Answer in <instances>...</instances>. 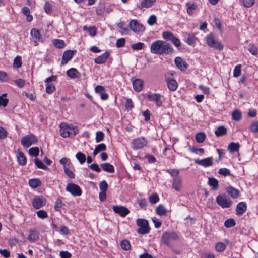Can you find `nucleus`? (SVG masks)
Wrapping results in <instances>:
<instances>
[{
  "mask_svg": "<svg viewBox=\"0 0 258 258\" xmlns=\"http://www.w3.org/2000/svg\"><path fill=\"white\" fill-rule=\"evenodd\" d=\"M174 50L171 45L162 40H156L150 45V52L155 54H171Z\"/></svg>",
  "mask_w": 258,
  "mask_h": 258,
  "instance_id": "1",
  "label": "nucleus"
},
{
  "mask_svg": "<svg viewBox=\"0 0 258 258\" xmlns=\"http://www.w3.org/2000/svg\"><path fill=\"white\" fill-rule=\"evenodd\" d=\"M59 132L61 136L63 138L69 137L71 135H75L79 133L78 128L74 125H69L66 123L62 122L59 125Z\"/></svg>",
  "mask_w": 258,
  "mask_h": 258,
  "instance_id": "2",
  "label": "nucleus"
},
{
  "mask_svg": "<svg viewBox=\"0 0 258 258\" xmlns=\"http://www.w3.org/2000/svg\"><path fill=\"white\" fill-rule=\"evenodd\" d=\"M206 44L211 48L221 51L223 49L224 46L220 41L216 40L214 34L212 33L207 35L206 37Z\"/></svg>",
  "mask_w": 258,
  "mask_h": 258,
  "instance_id": "3",
  "label": "nucleus"
},
{
  "mask_svg": "<svg viewBox=\"0 0 258 258\" xmlns=\"http://www.w3.org/2000/svg\"><path fill=\"white\" fill-rule=\"evenodd\" d=\"M137 225L139 227V228L137 230L138 233L145 235L150 233L151 229L147 220L138 218L137 220Z\"/></svg>",
  "mask_w": 258,
  "mask_h": 258,
  "instance_id": "4",
  "label": "nucleus"
},
{
  "mask_svg": "<svg viewBox=\"0 0 258 258\" xmlns=\"http://www.w3.org/2000/svg\"><path fill=\"white\" fill-rule=\"evenodd\" d=\"M216 201L217 204L222 208H230L233 204L232 201L225 194L218 195Z\"/></svg>",
  "mask_w": 258,
  "mask_h": 258,
  "instance_id": "5",
  "label": "nucleus"
},
{
  "mask_svg": "<svg viewBox=\"0 0 258 258\" xmlns=\"http://www.w3.org/2000/svg\"><path fill=\"white\" fill-rule=\"evenodd\" d=\"M163 242L167 246H169L171 241H176L179 239L178 234L174 231L165 232L161 236Z\"/></svg>",
  "mask_w": 258,
  "mask_h": 258,
  "instance_id": "6",
  "label": "nucleus"
},
{
  "mask_svg": "<svg viewBox=\"0 0 258 258\" xmlns=\"http://www.w3.org/2000/svg\"><path fill=\"white\" fill-rule=\"evenodd\" d=\"M147 98L149 101L154 102L157 108H160L163 105L162 96L159 93L150 92L147 95Z\"/></svg>",
  "mask_w": 258,
  "mask_h": 258,
  "instance_id": "7",
  "label": "nucleus"
},
{
  "mask_svg": "<svg viewBox=\"0 0 258 258\" xmlns=\"http://www.w3.org/2000/svg\"><path fill=\"white\" fill-rule=\"evenodd\" d=\"M162 36L164 39L171 41L175 47L178 48L181 46L180 40L171 31H164L162 33Z\"/></svg>",
  "mask_w": 258,
  "mask_h": 258,
  "instance_id": "8",
  "label": "nucleus"
},
{
  "mask_svg": "<svg viewBox=\"0 0 258 258\" xmlns=\"http://www.w3.org/2000/svg\"><path fill=\"white\" fill-rule=\"evenodd\" d=\"M38 142L36 136L33 134L27 135L22 138L21 143L24 147H29Z\"/></svg>",
  "mask_w": 258,
  "mask_h": 258,
  "instance_id": "9",
  "label": "nucleus"
},
{
  "mask_svg": "<svg viewBox=\"0 0 258 258\" xmlns=\"http://www.w3.org/2000/svg\"><path fill=\"white\" fill-rule=\"evenodd\" d=\"M66 190L73 196H80L82 191L80 186L75 183H68L66 187Z\"/></svg>",
  "mask_w": 258,
  "mask_h": 258,
  "instance_id": "10",
  "label": "nucleus"
},
{
  "mask_svg": "<svg viewBox=\"0 0 258 258\" xmlns=\"http://www.w3.org/2000/svg\"><path fill=\"white\" fill-rule=\"evenodd\" d=\"M129 27L131 30L135 33L143 32L145 30V27L142 24H140L136 19L130 21Z\"/></svg>",
  "mask_w": 258,
  "mask_h": 258,
  "instance_id": "11",
  "label": "nucleus"
},
{
  "mask_svg": "<svg viewBox=\"0 0 258 258\" xmlns=\"http://www.w3.org/2000/svg\"><path fill=\"white\" fill-rule=\"evenodd\" d=\"M46 203V199L42 196H35L32 201L33 207L36 209L43 207Z\"/></svg>",
  "mask_w": 258,
  "mask_h": 258,
  "instance_id": "12",
  "label": "nucleus"
},
{
  "mask_svg": "<svg viewBox=\"0 0 258 258\" xmlns=\"http://www.w3.org/2000/svg\"><path fill=\"white\" fill-rule=\"evenodd\" d=\"M112 209L115 213L119 214L122 217L126 216L130 213V210L123 206L114 205L113 206Z\"/></svg>",
  "mask_w": 258,
  "mask_h": 258,
  "instance_id": "13",
  "label": "nucleus"
},
{
  "mask_svg": "<svg viewBox=\"0 0 258 258\" xmlns=\"http://www.w3.org/2000/svg\"><path fill=\"white\" fill-rule=\"evenodd\" d=\"M147 144V141L144 137H140L134 139L133 141L134 149H141Z\"/></svg>",
  "mask_w": 258,
  "mask_h": 258,
  "instance_id": "14",
  "label": "nucleus"
},
{
  "mask_svg": "<svg viewBox=\"0 0 258 258\" xmlns=\"http://www.w3.org/2000/svg\"><path fill=\"white\" fill-rule=\"evenodd\" d=\"M40 233L35 228L31 229L29 231L27 239L31 242H35L39 239Z\"/></svg>",
  "mask_w": 258,
  "mask_h": 258,
  "instance_id": "15",
  "label": "nucleus"
},
{
  "mask_svg": "<svg viewBox=\"0 0 258 258\" xmlns=\"http://www.w3.org/2000/svg\"><path fill=\"white\" fill-rule=\"evenodd\" d=\"M195 163L204 167L211 166L213 163L212 157L206 158L201 160L197 159L195 160Z\"/></svg>",
  "mask_w": 258,
  "mask_h": 258,
  "instance_id": "16",
  "label": "nucleus"
},
{
  "mask_svg": "<svg viewBox=\"0 0 258 258\" xmlns=\"http://www.w3.org/2000/svg\"><path fill=\"white\" fill-rule=\"evenodd\" d=\"M134 90L136 92L141 91L143 88L144 81L141 79H134L132 78L131 79Z\"/></svg>",
  "mask_w": 258,
  "mask_h": 258,
  "instance_id": "17",
  "label": "nucleus"
},
{
  "mask_svg": "<svg viewBox=\"0 0 258 258\" xmlns=\"http://www.w3.org/2000/svg\"><path fill=\"white\" fill-rule=\"evenodd\" d=\"M74 52H75V51L68 50L63 52L61 62L62 65L67 64L68 62L72 58L74 54Z\"/></svg>",
  "mask_w": 258,
  "mask_h": 258,
  "instance_id": "18",
  "label": "nucleus"
},
{
  "mask_svg": "<svg viewBox=\"0 0 258 258\" xmlns=\"http://www.w3.org/2000/svg\"><path fill=\"white\" fill-rule=\"evenodd\" d=\"M247 204L245 202H240L236 206V214L237 216L242 215L247 210Z\"/></svg>",
  "mask_w": 258,
  "mask_h": 258,
  "instance_id": "19",
  "label": "nucleus"
},
{
  "mask_svg": "<svg viewBox=\"0 0 258 258\" xmlns=\"http://www.w3.org/2000/svg\"><path fill=\"white\" fill-rule=\"evenodd\" d=\"M110 56V52L109 51H106L101 55L98 56L97 57L94 59V62L97 64H102L104 63L109 56Z\"/></svg>",
  "mask_w": 258,
  "mask_h": 258,
  "instance_id": "20",
  "label": "nucleus"
},
{
  "mask_svg": "<svg viewBox=\"0 0 258 258\" xmlns=\"http://www.w3.org/2000/svg\"><path fill=\"white\" fill-rule=\"evenodd\" d=\"M174 61L177 67L181 71H184L187 69L188 64L180 57H176Z\"/></svg>",
  "mask_w": 258,
  "mask_h": 258,
  "instance_id": "21",
  "label": "nucleus"
},
{
  "mask_svg": "<svg viewBox=\"0 0 258 258\" xmlns=\"http://www.w3.org/2000/svg\"><path fill=\"white\" fill-rule=\"evenodd\" d=\"M156 0H142L140 5H138L137 7L141 10L143 8H149L152 7L155 3Z\"/></svg>",
  "mask_w": 258,
  "mask_h": 258,
  "instance_id": "22",
  "label": "nucleus"
},
{
  "mask_svg": "<svg viewBox=\"0 0 258 258\" xmlns=\"http://www.w3.org/2000/svg\"><path fill=\"white\" fill-rule=\"evenodd\" d=\"M67 75L71 79L80 78L81 73L74 68H70L66 72Z\"/></svg>",
  "mask_w": 258,
  "mask_h": 258,
  "instance_id": "23",
  "label": "nucleus"
},
{
  "mask_svg": "<svg viewBox=\"0 0 258 258\" xmlns=\"http://www.w3.org/2000/svg\"><path fill=\"white\" fill-rule=\"evenodd\" d=\"M30 35L32 37L33 41L36 43L40 41L42 38V36L39 30L36 28H32L31 30Z\"/></svg>",
  "mask_w": 258,
  "mask_h": 258,
  "instance_id": "24",
  "label": "nucleus"
},
{
  "mask_svg": "<svg viewBox=\"0 0 258 258\" xmlns=\"http://www.w3.org/2000/svg\"><path fill=\"white\" fill-rule=\"evenodd\" d=\"M182 180L180 177H174L173 179L172 188L176 191H179L182 188Z\"/></svg>",
  "mask_w": 258,
  "mask_h": 258,
  "instance_id": "25",
  "label": "nucleus"
},
{
  "mask_svg": "<svg viewBox=\"0 0 258 258\" xmlns=\"http://www.w3.org/2000/svg\"><path fill=\"white\" fill-rule=\"evenodd\" d=\"M227 193L232 198L236 199L239 195V191L232 186L227 187L226 189Z\"/></svg>",
  "mask_w": 258,
  "mask_h": 258,
  "instance_id": "26",
  "label": "nucleus"
},
{
  "mask_svg": "<svg viewBox=\"0 0 258 258\" xmlns=\"http://www.w3.org/2000/svg\"><path fill=\"white\" fill-rule=\"evenodd\" d=\"M166 82L168 89L171 91H175L178 87V83L174 79L167 78Z\"/></svg>",
  "mask_w": 258,
  "mask_h": 258,
  "instance_id": "27",
  "label": "nucleus"
},
{
  "mask_svg": "<svg viewBox=\"0 0 258 258\" xmlns=\"http://www.w3.org/2000/svg\"><path fill=\"white\" fill-rule=\"evenodd\" d=\"M185 6L187 7L186 12L189 16H192L194 14V11L198 8V5L196 3L191 4L190 2L185 3Z\"/></svg>",
  "mask_w": 258,
  "mask_h": 258,
  "instance_id": "28",
  "label": "nucleus"
},
{
  "mask_svg": "<svg viewBox=\"0 0 258 258\" xmlns=\"http://www.w3.org/2000/svg\"><path fill=\"white\" fill-rule=\"evenodd\" d=\"M17 158L19 165L24 166L26 164L27 159L23 152L19 151L17 155Z\"/></svg>",
  "mask_w": 258,
  "mask_h": 258,
  "instance_id": "29",
  "label": "nucleus"
},
{
  "mask_svg": "<svg viewBox=\"0 0 258 258\" xmlns=\"http://www.w3.org/2000/svg\"><path fill=\"white\" fill-rule=\"evenodd\" d=\"M101 168L105 172L113 173L115 172L114 166L109 163H105L100 164Z\"/></svg>",
  "mask_w": 258,
  "mask_h": 258,
  "instance_id": "30",
  "label": "nucleus"
},
{
  "mask_svg": "<svg viewBox=\"0 0 258 258\" xmlns=\"http://www.w3.org/2000/svg\"><path fill=\"white\" fill-rule=\"evenodd\" d=\"M29 186L33 189H35L42 185L41 181L38 178L30 179L28 182Z\"/></svg>",
  "mask_w": 258,
  "mask_h": 258,
  "instance_id": "31",
  "label": "nucleus"
},
{
  "mask_svg": "<svg viewBox=\"0 0 258 258\" xmlns=\"http://www.w3.org/2000/svg\"><path fill=\"white\" fill-rule=\"evenodd\" d=\"M214 133L217 137H221L227 134V130L223 125L219 126L217 127Z\"/></svg>",
  "mask_w": 258,
  "mask_h": 258,
  "instance_id": "32",
  "label": "nucleus"
},
{
  "mask_svg": "<svg viewBox=\"0 0 258 258\" xmlns=\"http://www.w3.org/2000/svg\"><path fill=\"white\" fill-rule=\"evenodd\" d=\"M156 213L160 216H166L167 214V209L162 204L159 205L156 210Z\"/></svg>",
  "mask_w": 258,
  "mask_h": 258,
  "instance_id": "33",
  "label": "nucleus"
},
{
  "mask_svg": "<svg viewBox=\"0 0 258 258\" xmlns=\"http://www.w3.org/2000/svg\"><path fill=\"white\" fill-rule=\"evenodd\" d=\"M106 150V146L104 143H100L96 146L93 152V155L95 156L99 152L105 151Z\"/></svg>",
  "mask_w": 258,
  "mask_h": 258,
  "instance_id": "34",
  "label": "nucleus"
},
{
  "mask_svg": "<svg viewBox=\"0 0 258 258\" xmlns=\"http://www.w3.org/2000/svg\"><path fill=\"white\" fill-rule=\"evenodd\" d=\"M239 148L240 145L239 143L231 142L228 146V150L230 153L238 152Z\"/></svg>",
  "mask_w": 258,
  "mask_h": 258,
  "instance_id": "35",
  "label": "nucleus"
},
{
  "mask_svg": "<svg viewBox=\"0 0 258 258\" xmlns=\"http://www.w3.org/2000/svg\"><path fill=\"white\" fill-rule=\"evenodd\" d=\"M208 183L210 186L212 187L213 190H217L219 187L218 181L215 178H209Z\"/></svg>",
  "mask_w": 258,
  "mask_h": 258,
  "instance_id": "36",
  "label": "nucleus"
},
{
  "mask_svg": "<svg viewBox=\"0 0 258 258\" xmlns=\"http://www.w3.org/2000/svg\"><path fill=\"white\" fill-rule=\"evenodd\" d=\"M53 45L58 49H62L65 47V42L63 40L55 39L52 41Z\"/></svg>",
  "mask_w": 258,
  "mask_h": 258,
  "instance_id": "37",
  "label": "nucleus"
},
{
  "mask_svg": "<svg viewBox=\"0 0 258 258\" xmlns=\"http://www.w3.org/2000/svg\"><path fill=\"white\" fill-rule=\"evenodd\" d=\"M196 39L197 38L194 34L189 33L187 35L186 42L190 46H194L195 44Z\"/></svg>",
  "mask_w": 258,
  "mask_h": 258,
  "instance_id": "38",
  "label": "nucleus"
},
{
  "mask_svg": "<svg viewBox=\"0 0 258 258\" xmlns=\"http://www.w3.org/2000/svg\"><path fill=\"white\" fill-rule=\"evenodd\" d=\"M242 118L241 112L238 110H235L232 113V120L236 121H239Z\"/></svg>",
  "mask_w": 258,
  "mask_h": 258,
  "instance_id": "39",
  "label": "nucleus"
},
{
  "mask_svg": "<svg viewBox=\"0 0 258 258\" xmlns=\"http://www.w3.org/2000/svg\"><path fill=\"white\" fill-rule=\"evenodd\" d=\"M120 246L122 249L126 251L129 250L131 247L130 241L127 239H124L121 241Z\"/></svg>",
  "mask_w": 258,
  "mask_h": 258,
  "instance_id": "40",
  "label": "nucleus"
},
{
  "mask_svg": "<svg viewBox=\"0 0 258 258\" xmlns=\"http://www.w3.org/2000/svg\"><path fill=\"white\" fill-rule=\"evenodd\" d=\"M34 163L35 165L38 168L43 169L45 170H47L48 168V167L45 166L43 162L38 158H36L34 160Z\"/></svg>",
  "mask_w": 258,
  "mask_h": 258,
  "instance_id": "41",
  "label": "nucleus"
},
{
  "mask_svg": "<svg viewBox=\"0 0 258 258\" xmlns=\"http://www.w3.org/2000/svg\"><path fill=\"white\" fill-rule=\"evenodd\" d=\"M206 139V135L204 132H199L196 135V141L199 143L203 142Z\"/></svg>",
  "mask_w": 258,
  "mask_h": 258,
  "instance_id": "42",
  "label": "nucleus"
},
{
  "mask_svg": "<svg viewBox=\"0 0 258 258\" xmlns=\"http://www.w3.org/2000/svg\"><path fill=\"white\" fill-rule=\"evenodd\" d=\"M226 245L221 242H218L215 245V250L218 252L224 251L226 249Z\"/></svg>",
  "mask_w": 258,
  "mask_h": 258,
  "instance_id": "43",
  "label": "nucleus"
},
{
  "mask_svg": "<svg viewBox=\"0 0 258 258\" xmlns=\"http://www.w3.org/2000/svg\"><path fill=\"white\" fill-rule=\"evenodd\" d=\"M105 6L103 3L99 4L98 7L96 9V13L98 15H101L105 11Z\"/></svg>",
  "mask_w": 258,
  "mask_h": 258,
  "instance_id": "44",
  "label": "nucleus"
},
{
  "mask_svg": "<svg viewBox=\"0 0 258 258\" xmlns=\"http://www.w3.org/2000/svg\"><path fill=\"white\" fill-rule=\"evenodd\" d=\"M76 158L81 164L84 163L86 161V156L81 152H79L76 154Z\"/></svg>",
  "mask_w": 258,
  "mask_h": 258,
  "instance_id": "45",
  "label": "nucleus"
},
{
  "mask_svg": "<svg viewBox=\"0 0 258 258\" xmlns=\"http://www.w3.org/2000/svg\"><path fill=\"white\" fill-rule=\"evenodd\" d=\"M224 226L226 228H231L236 225V222L233 218H229L225 221Z\"/></svg>",
  "mask_w": 258,
  "mask_h": 258,
  "instance_id": "46",
  "label": "nucleus"
},
{
  "mask_svg": "<svg viewBox=\"0 0 258 258\" xmlns=\"http://www.w3.org/2000/svg\"><path fill=\"white\" fill-rule=\"evenodd\" d=\"M248 51L253 55H256L258 54V48L254 44L251 43L249 45Z\"/></svg>",
  "mask_w": 258,
  "mask_h": 258,
  "instance_id": "47",
  "label": "nucleus"
},
{
  "mask_svg": "<svg viewBox=\"0 0 258 258\" xmlns=\"http://www.w3.org/2000/svg\"><path fill=\"white\" fill-rule=\"evenodd\" d=\"M22 64L21 57L20 56H17L14 59L13 67L17 69L21 67Z\"/></svg>",
  "mask_w": 258,
  "mask_h": 258,
  "instance_id": "48",
  "label": "nucleus"
},
{
  "mask_svg": "<svg viewBox=\"0 0 258 258\" xmlns=\"http://www.w3.org/2000/svg\"><path fill=\"white\" fill-rule=\"evenodd\" d=\"M125 23L124 22H120L118 23L117 26L121 29L120 33L123 35L124 34H127L129 32V30L127 27H124Z\"/></svg>",
  "mask_w": 258,
  "mask_h": 258,
  "instance_id": "49",
  "label": "nucleus"
},
{
  "mask_svg": "<svg viewBox=\"0 0 258 258\" xmlns=\"http://www.w3.org/2000/svg\"><path fill=\"white\" fill-rule=\"evenodd\" d=\"M149 202L152 204H155L157 203H158L159 201V198L158 195L155 193L152 194L149 197Z\"/></svg>",
  "mask_w": 258,
  "mask_h": 258,
  "instance_id": "50",
  "label": "nucleus"
},
{
  "mask_svg": "<svg viewBox=\"0 0 258 258\" xmlns=\"http://www.w3.org/2000/svg\"><path fill=\"white\" fill-rule=\"evenodd\" d=\"M145 47V44L143 43L142 42H138L136 43H134L132 44L131 48L133 50H140L144 49Z\"/></svg>",
  "mask_w": 258,
  "mask_h": 258,
  "instance_id": "51",
  "label": "nucleus"
},
{
  "mask_svg": "<svg viewBox=\"0 0 258 258\" xmlns=\"http://www.w3.org/2000/svg\"><path fill=\"white\" fill-rule=\"evenodd\" d=\"M83 30H87L90 35L92 36H95L96 35V29L95 26L87 28V26H85L83 27Z\"/></svg>",
  "mask_w": 258,
  "mask_h": 258,
  "instance_id": "52",
  "label": "nucleus"
},
{
  "mask_svg": "<svg viewBox=\"0 0 258 258\" xmlns=\"http://www.w3.org/2000/svg\"><path fill=\"white\" fill-rule=\"evenodd\" d=\"M241 65H236L233 70V77H238L240 76L241 73Z\"/></svg>",
  "mask_w": 258,
  "mask_h": 258,
  "instance_id": "53",
  "label": "nucleus"
},
{
  "mask_svg": "<svg viewBox=\"0 0 258 258\" xmlns=\"http://www.w3.org/2000/svg\"><path fill=\"white\" fill-rule=\"evenodd\" d=\"M39 153V150L38 147H32L29 150V154L34 157H37L38 156Z\"/></svg>",
  "mask_w": 258,
  "mask_h": 258,
  "instance_id": "54",
  "label": "nucleus"
},
{
  "mask_svg": "<svg viewBox=\"0 0 258 258\" xmlns=\"http://www.w3.org/2000/svg\"><path fill=\"white\" fill-rule=\"evenodd\" d=\"M104 134L102 131H97L96 133L95 141L96 143H99L103 140Z\"/></svg>",
  "mask_w": 258,
  "mask_h": 258,
  "instance_id": "55",
  "label": "nucleus"
},
{
  "mask_svg": "<svg viewBox=\"0 0 258 258\" xmlns=\"http://www.w3.org/2000/svg\"><path fill=\"white\" fill-rule=\"evenodd\" d=\"M37 216L41 219H44L48 217V215L47 212L44 210H39L36 212Z\"/></svg>",
  "mask_w": 258,
  "mask_h": 258,
  "instance_id": "56",
  "label": "nucleus"
},
{
  "mask_svg": "<svg viewBox=\"0 0 258 258\" xmlns=\"http://www.w3.org/2000/svg\"><path fill=\"white\" fill-rule=\"evenodd\" d=\"M134 107L133 102L131 99L126 98L125 103V107L128 110H132Z\"/></svg>",
  "mask_w": 258,
  "mask_h": 258,
  "instance_id": "57",
  "label": "nucleus"
},
{
  "mask_svg": "<svg viewBox=\"0 0 258 258\" xmlns=\"http://www.w3.org/2000/svg\"><path fill=\"white\" fill-rule=\"evenodd\" d=\"M55 90V87L53 83L46 84V92L48 94L52 93Z\"/></svg>",
  "mask_w": 258,
  "mask_h": 258,
  "instance_id": "58",
  "label": "nucleus"
},
{
  "mask_svg": "<svg viewBox=\"0 0 258 258\" xmlns=\"http://www.w3.org/2000/svg\"><path fill=\"white\" fill-rule=\"evenodd\" d=\"M62 200L58 198L55 202L54 207L55 210L56 211H60V209L62 207Z\"/></svg>",
  "mask_w": 258,
  "mask_h": 258,
  "instance_id": "59",
  "label": "nucleus"
},
{
  "mask_svg": "<svg viewBox=\"0 0 258 258\" xmlns=\"http://www.w3.org/2000/svg\"><path fill=\"white\" fill-rule=\"evenodd\" d=\"M64 173L68 176V177L71 179L75 178V174L71 170H69V167H63Z\"/></svg>",
  "mask_w": 258,
  "mask_h": 258,
  "instance_id": "60",
  "label": "nucleus"
},
{
  "mask_svg": "<svg viewBox=\"0 0 258 258\" xmlns=\"http://www.w3.org/2000/svg\"><path fill=\"white\" fill-rule=\"evenodd\" d=\"M152 220L156 228H159L161 226L162 221L160 219H158L156 217H154L152 218Z\"/></svg>",
  "mask_w": 258,
  "mask_h": 258,
  "instance_id": "61",
  "label": "nucleus"
},
{
  "mask_svg": "<svg viewBox=\"0 0 258 258\" xmlns=\"http://www.w3.org/2000/svg\"><path fill=\"white\" fill-rule=\"evenodd\" d=\"M148 24L150 26H153L157 23V17L155 15H151L147 21Z\"/></svg>",
  "mask_w": 258,
  "mask_h": 258,
  "instance_id": "62",
  "label": "nucleus"
},
{
  "mask_svg": "<svg viewBox=\"0 0 258 258\" xmlns=\"http://www.w3.org/2000/svg\"><path fill=\"white\" fill-rule=\"evenodd\" d=\"M166 172L171 176L177 177L179 174V171L176 169H167Z\"/></svg>",
  "mask_w": 258,
  "mask_h": 258,
  "instance_id": "63",
  "label": "nucleus"
},
{
  "mask_svg": "<svg viewBox=\"0 0 258 258\" xmlns=\"http://www.w3.org/2000/svg\"><path fill=\"white\" fill-rule=\"evenodd\" d=\"M250 130L252 132L258 133V121H254L251 123Z\"/></svg>",
  "mask_w": 258,
  "mask_h": 258,
  "instance_id": "64",
  "label": "nucleus"
}]
</instances>
